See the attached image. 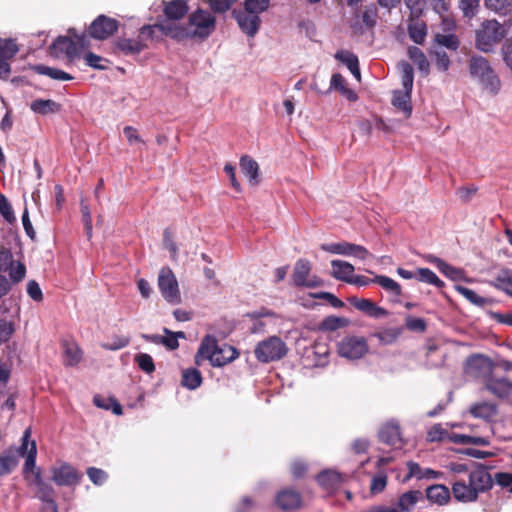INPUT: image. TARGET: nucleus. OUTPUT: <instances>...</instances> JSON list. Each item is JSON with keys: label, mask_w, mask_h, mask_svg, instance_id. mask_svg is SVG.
<instances>
[{"label": "nucleus", "mask_w": 512, "mask_h": 512, "mask_svg": "<svg viewBox=\"0 0 512 512\" xmlns=\"http://www.w3.org/2000/svg\"><path fill=\"white\" fill-rule=\"evenodd\" d=\"M492 487L493 478L488 469L483 465H478L468 473L467 479H454L451 492L458 502L471 503L478 499L479 494L487 492Z\"/></svg>", "instance_id": "nucleus-1"}, {"label": "nucleus", "mask_w": 512, "mask_h": 512, "mask_svg": "<svg viewBox=\"0 0 512 512\" xmlns=\"http://www.w3.org/2000/svg\"><path fill=\"white\" fill-rule=\"evenodd\" d=\"M215 17L206 10L198 9L190 14L186 26H162V29L172 38L183 40L186 38L205 39L215 30Z\"/></svg>", "instance_id": "nucleus-2"}, {"label": "nucleus", "mask_w": 512, "mask_h": 512, "mask_svg": "<svg viewBox=\"0 0 512 512\" xmlns=\"http://www.w3.org/2000/svg\"><path fill=\"white\" fill-rule=\"evenodd\" d=\"M238 351L227 344L219 345L217 339L212 335H206L195 355V363L200 366L202 361L208 360L214 367H223L238 358Z\"/></svg>", "instance_id": "nucleus-3"}, {"label": "nucleus", "mask_w": 512, "mask_h": 512, "mask_svg": "<svg viewBox=\"0 0 512 512\" xmlns=\"http://www.w3.org/2000/svg\"><path fill=\"white\" fill-rule=\"evenodd\" d=\"M70 36H59L51 45V53L60 58L65 56L70 61L79 57L81 52L89 47L90 40L84 33L76 34L74 29H69Z\"/></svg>", "instance_id": "nucleus-4"}, {"label": "nucleus", "mask_w": 512, "mask_h": 512, "mask_svg": "<svg viewBox=\"0 0 512 512\" xmlns=\"http://www.w3.org/2000/svg\"><path fill=\"white\" fill-rule=\"evenodd\" d=\"M470 74L477 79L485 90L496 94L500 90L501 82L488 60L482 56H473L469 64Z\"/></svg>", "instance_id": "nucleus-5"}, {"label": "nucleus", "mask_w": 512, "mask_h": 512, "mask_svg": "<svg viewBox=\"0 0 512 512\" xmlns=\"http://www.w3.org/2000/svg\"><path fill=\"white\" fill-rule=\"evenodd\" d=\"M506 35L505 27L496 20H487L476 31V47L488 53L501 42Z\"/></svg>", "instance_id": "nucleus-6"}, {"label": "nucleus", "mask_w": 512, "mask_h": 512, "mask_svg": "<svg viewBox=\"0 0 512 512\" xmlns=\"http://www.w3.org/2000/svg\"><path fill=\"white\" fill-rule=\"evenodd\" d=\"M254 353L258 361L269 363L283 358L287 354V347L279 337L271 336L259 342Z\"/></svg>", "instance_id": "nucleus-7"}, {"label": "nucleus", "mask_w": 512, "mask_h": 512, "mask_svg": "<svg viewBox=\"0 0 512 512\" xmlns=\"http://www.w3.org/2000/svg\"><path fill=\"white\" fill-rule=\"evenodd\" d=\"M368 350L367 340L363 336L349 335L342 338L337 344L338 354L348 360L360 359Z\"/></svg>", "instance_id": "nucleus-8"}, {"label": "nucleus", "mask_w": 512, "mask_h": 512, "mask_svg": "<svg viewBox=\"0 0 512 512\" xmlns=\"http://www.w3.org/2000/svg\"><path fill=\"white\" fill-rule=\"evenodd\" d=\"M158 287L163 298L171 303L181 302L180 290L175 274L169 267H163L158 275Z\"/></svg>", "instance_id": "nucleus-9"}, {"label": "nucleus", "mask_w": 512, "mask_h": 512, "mask_svg": "<svg viewBox=\"0 0 512 512\" xmlns=\"http://www.w3.org/2000/svg\"><path fill=\"white\" fill-rule=\"evenodd\" d=\"M312 265L307 259L296 261L292 274L294 286L303 288H318L323 285L322 279L311 274Z\"/></svg>", "instance_id": "nucleus-10"}, {"label": "nucleus", "mask_w": 512, "mask_h": 512, "mask_svg": "<svg viewBox=\"0 0 512 512\" xmlns=\"http://www.w3.org/2000/svg\"><path fill=\"white\" fill-rule=\"evenodd\" d=\"M17 455V460L20 457H26L23 473L35 469L37 448L34 440H31V429L27 428L21 438V445L18 448H13Z\"/></svg>", "instance_id": "nucleus-11"}, {"label": "nucleus", "mask_w": 512, "mask_h": 512, "mask_svg": "<svg viewBox=\"0 0 512 512\" xmlns=\"http://www.w3.org/2000/svg\"><path fill=\"white\" fill-rule=\"evenodd\" d=\"M320 248L331 254L352 256L362 260L371 256L370 252L364 246L345 241L339 243H325L322 244Z\"/></svg>", "instance_id": "nucleus-12"}, {"label": "nucleus", "mask_w": 512, "mask_h": 512, "mask_svg": "<svg viewBox=\"0 0 512 512\" xmlns=\"http://www.w3.org/2000/svg\"><path fill=\"white\" fill-rule=\"evenodd\" d=\"M119 27L116 19L99 15L89 26V34L97 40H105L112 36Z\"/></svg>", "instance_id": "nucleus-13"}, {"label": "nucleus", "mask_w": 512, "mask_h": 512, "mask_svg": "<svg viewBox=\"0 0 512 512\" xmlns=\"http://www.w3.org/2000/svg\"><path fill=\"white\" fill-rule=\"evenodd\" d=\"M23 474L28 485L36 489L35 496L39 500L45 502L54 499L55 492L53 487L42 479L41 473L38 469L26 471Z\"/></svg>", "instance_id": "nucleus-14"}, {"label": "nucleus", "mask_w": 512, "mask_h": 512, "mask_svg": "<svg viewBox=\"0 0 512 512\" xmlns=\"http://www.w3.org/2000/svg\"><path fill=\"white\" fill-rule=\"evenodd\" d=\"M52 480L58 486H75L81 479V474L68 463H62L51 470Z\"/></svg>", "instance_id": "nucleus-15"}, {"label": "nucleus", "mask_w": 512, "mask_h": 512, "mask_svg": "<svg viewBox=\"0 0 512 512\" xmlns=\"http://www.w3.org/2000/svg\"><path fill=\"white\" fill-rule=\"evenodd\" d=\"M233 16L241 31L249 37H254L259 31L261 25L260 16L244 10H234Z\"/></svg>", "instance_id": "nucleus-16"}, {"label": "nucleus", "mask_w": 512, "mask_h": 512, "mask_svg": "<svg viewBox=\"0 0 512 512\" xmlns=\"http://www.w3.org/2000/svg\"><path fill=\"white\" fill-rule=\"evenodd\" d=\"M492 361L483 355H475L468 358L466 372L474 377H487L492 373Z\"/></svg>", "instance_id": "nucleus-17"}, {"label": "nucleus", "mask_w": 512, "mask_h": 512, "mask_svg": "<svg viewBox=\"0 0 512 512\" xmlns=\"http://www.w3.org/2000/svg\"><path fill=\"white\" fill-rule=\"evenodd\" d=\"M349 303L357 310L373 318H382L388 315L387 310L377 306L374 302L365 298L351 297Z\"/></svg>", "instance_id": "nucleus-18"}, {"label": "nucleus", "mask_w": 512, "mask_h": 512, "mask_svg": "<svg viewBox=\"0 0 512 512\" xmlns=\"http://www.w3.org/2000/svg\"><path fill=\"white\" fill-rule=\"evenodd\" d=\"M406 465L408 473L403 478V482H407L412 478H416L418 480L438 479L442 475V473L439 471H435L430 468H421L418 463L413 461H408Z\"/></svg>", "instance_id": "nucleus-19"}, {"label": "nucleus", "mask_w": 512, "mask_h": 512, "mask_svg": "<svg viewBox=\"0 0 512 512\" xmlns=\"http://www.w3.org/2000/svg\"><path fill=\"white\" fill-rule=\"evenodd\" d=\"M378 435L380 440L388 445L396 446L401 443L400 427L394 420L388 421L382 425Z\"/></svg>", "instance_id": "nucleus-20"}, {"label": "nucleus", "mask_w": 512, "mask_h": 512, "mask_svg": "<svg viewBox=\"0 0 512 512\" xmlns=\"http://www.w3.org/2000/svg\"><path fill=\"white\" fill-rule=\"evenodd\" d=\"M163 12L168 20H179L188 12V5L185 0L162 1Z\"/></svg>", "instance_id": "nucleus-21"}, {"label": "nucleus", "mask_w": 512, "mask_h": 512, "mask_svg": "<svg viewBox=\"0 0 512 512\" xmlns=\"http://www.w3.org/2000/svg\"><path fill=\"white\" fill-rule=\"evenodd\" d=\"M332 271L331 275L337 280L349 283L354 275V266L343 260L331 261Z\"/></svg>", "instance_id": "nucleus-22"}, {"label": "nucleus", "mask_w": 512, "mask_h": 512, "mask_svg": "<svg viewBox=\"0 0 512 512\" xmlns=\"http://www.w3.org/2000/svg\"><path fill=\"white\" fill-rule=\"evenodd\" d=\"M276 504L282 510H293L301 505V496L298 492L286 489L281 491L276 497Z\"/></svg>", "instance_id": "nucleus-23"}, {"label": "nucleus", "mask_w": 512, "mask_h": 512, "mask_svg": "<svg viewBox=\"0 0 512 512\" xmlns=\"http://www.w3.org/2000/svg\"><path fill=\"white\" fill-rule=\"evenodd\" d=\"M407 30L410 39L416 44H423L427 36V26L419 18H408Z\"/></svg>", "instance_id": "nucleus-24"}, {"label": "nucleus", "mask_w": 512, "mask_h": 512, "mask_svg": "<svg viewBox=\"0 0 512 512\" xmlns=\"http://www.w3.org/2000/svg\"><path fill=\"white\" fill-rule=\"evenodd\" d=\"M451 493L448 487L442 484H434L426 489L427 499L438 505L447 504L450 500Z\"/></svg>", "instance_id": "nucleus-25"}, {"label": "nucleus", "mask_w": 512, "mask_h": 512, "mask_svg": "<svg viewBox=\"0 0 512 512\" xmlns=\"http://www.w3.org/2000/svg\"><path fill=\"white\" fill-rule=\"evenodd\" d=\"M335 58L344 65H346V67L350 70L352 75L357 80H360L361 74L359 69V61L355 54L347 50H339L336 52Z\"/></svg>", "instance_id": "nucleus-26"}, {"label": "nucleus", "mask_w": 512, "mask_h": 512, "mask_svg": "<svg viewBox=\"0 0 512 512\" xmlns=\"http://www.w3.org/2000/svg\"><path fill=\"white\" fill-rule=\"evenodd\" d=\"M486 389L499 398L508 397L512 390V384L505 378L489 379L485 385Z\"/></svg>", "instance_id": "nucleus-27"}, {"label": "nucleus", "mask_w": 512, "mask_h": 512, "mask_svg": "<svg viewBox=\"0 0 512 512\" xmlns=\"http://www.w3.org/2000/svg\"><path fill=\"white\" fill-rule=\"evenodd\" d=\"M30 109L36 114L48 115L59 112L61 105L51 99H36L31 102Z\"/></svg>", "instance_id": "nucleus-28"}, {"label": "nucleus", "mask_w": 512, "mask_h": 512, "mask_svg": "<svg viewBox=\"0 0 512 512\" xmlns=\"http://www.w3.org/2000/svg\"><path fill=\"white\" fill-rule=\"evenodd\" d=\"M64 353V364L76 366L82 359V352L75 342L64 341L62 343Z\"/></svg>", "instance_id": "nucleus-29"}, {"label": "nucleus", "mask_w": 512, "mask_h": 512, "mask_svg": "<svg viewBox=\"0 0 512 512\" xmlns=\"http://www.w3.org/2000/svg\"><path fill=\"white\" fill-rule=\"evenodd\" d=\"M342 475L336 471H323L317 476V482L327 491L336 489L342 483Z\"/></svg>", "instance_id": "nucleus-30"}, {"label": "nucleus", "mask_w": 512, "mask_h": 512, "mask_svg": "<svg viewBox=\"0 0 512 512\" xmlns=\"http://www.w3.org/2000/svg\"><path fill=\"white\" fill-rule=\"evenodd\" d=\"M240 168L251 185L258 184L259 166L255 160L249 156H243L240 160Z\"/></svg>", "instance_id": "nucleus-31"}, {"label": "nucleus", "mask_w": 512, "mask_h": 512, "mask_svg": "<svg viewBox=\"0 0 512 512\" xmlns=\"http://www.w3.org/2000/svg\"><path fill=\"white\" fill-rule=\"evenodd\" d=\"M428 261L432 264H434L441 273H443L445 276L450 278L451 280H460L463 278V271L461 269L455 268L446 262H444L442 259L435 257V256H429Z\"/></svg>", "instance_id": "nucleus-32"}, {"label": "nucleus", "mask_w": 512, "mask_h": 512, "mask_svg": "<svg viewBox=\"0 0 512 512\" xmlns=\"http://www.w3.org/2000/svg\"><path fill=\"white\" fill-rule=\"evenodd\" d=\"M392 104L399 110L403 111L406 116H410L412 112L411 91L397 90L393 93Z\"/></svg>", "instance_id": "nucleus-33"}, {"label": "nucleus", "mask_w": 512, "mask_h": 512, "mask_svg": "<svg viewBox=\"0 0 512 512\" xmlns=\"http://www.w3.org/2000/svg\"><path fill=\"white\" fill-rule=\"evenodd\" d=\"M117 47L125 55L139 54L147 45L140 39L121 38L117 41Z\"/></svg>", "instance_id": "nucleus-34"}, {"label": "nucleus", "mask_w": 512, "mask_h": 512, "mask_svg": "<svg viewBox=\"0 0 512 512\" xmlns=\"http://www.w3.org/2000/svg\"><path fill=\"white\" fill-rule=\"evenodd\" d=\"M422 497V492L419 490H410L403 493L398 499V512L410 511Z\"/></svg>", "instance_id": "nucleus-35"}, {"label": "nucleus", "mask_w": 512, "mask_h": 512, "mask_svg": "<svg viewBox=\"0 0 512 512\" xmlns=\"http://www.w3.org/2000/svg\"><path fill=\"white\" fill-rule=\"evenodd\" d=\"M332 89L338 90L349 101L357 100V94L347 87L344 77L339 73H335L331 77L330 90Z\"/></svg>", "instance_id": "nucleus-36"}, {"label": "nucleus", "mask_w": 512, "mask_h": 512, "mask_svg": "<svg viewBox=\"0 0 512 512\" xmlns=\"http://www.w3.org/2000/svg\"><path fill=\"white\" fill-rule=\"evenodd\" d=\"M17 455L13 448H9L0 455V476L11 473L18 465Z\"/></svg>", "instance_id": "nucleus-37"}, {"label": "nucleus", "mask_w": 512, "mask_h": 512, "mask_svg": "<svg viewBox=\"0 0 512 512\" xmlns=\"http://www.w3.org/2000/svg\"><path fill=\"white\" fill-rule=\"evenodd\" d=\"M470 412L476 418L490 420L496 415L497 408L493 403L480 402L471 406Z\"/></svg>", "instance_id": "nucleus-38"}, {"label": "nucleus", "mask_w": 512, "mask_h": 512, "mask_svg": "<svg viewBox=\"0 0 512 512\" xmlns=\"http://www.w3.org/2000/svg\"><path fill=\"white\" fill-rule=\"evenodd\" d=\"M181 384L189 390H195L202 384L201 372L196 368H188L183 371Z\"/></svg>", "instance_id": "nucleus-39"}, {"label": "nucleus", "mask_w": 512, "mask_h": 512, "mask_svg": "<svg viewBox=\"0 0 512 512\" xmlns=\"http://www.w3.org/2000/svg\"><path fill=\"white\" fill-rule=\"evenodd\" d=\"M374 283L381 286L386 292L390 293L395 298H399L402 294V289L399 283L390 277L384 275H376L373 278Z\"/></svg>", "instance_id": "nucleus-40"}, {"label": "nucleus", "mask_w": 512, "mask_h": 512, "mask_svg": "<svg viewBox=\"0 0 512 512\" xmlns=\"http://www.w3.org/2000/svg\"><path fill=\"white\" fill-rule=\"evenodd\" d=\"M408 56L423 74L429 73L430 64L421 49L416 46L409 47Z\"/></svg>", "instance_id": "nucleus-41"}, {"label": "nucleus", "mask_w": 512, "mask_h": 512, "mask_svg": "<svg viewBox=\"0 0 512 512\" xmlns=\"http://www.w3.org/2000/svg\"><path fill=\"white\" fill-rule=\"evenodd\" d=\"M35 72L40 75L48 76L54 80L69 81L73 76L58 68H53L45 65H37L34 68Z\"/></svg>", "instance_id": "nucleus-42"}, {"label": "nucleus", "mask_w": 512, "mask_h": 512, "mask_svg": "<svg viewBox=\"0 0 512 512\" xmlns=\"http://www.w3.org/2000/svg\"><path fill=\"white\" fill-rule=\"evenodd\" d=\"M398 68L401 72L403 90H408L412 92L414 81L413 67L408 62L402 61L398 64Z\"/></svg>", "instance_id": "nucleus-43"}, {"label": "nucleus", "mask_w": 512, "mask_h": 512, "mask_svg": "<svg viewBox=\"0 0 512 512\" xmlns=\"http://www.w3.org/2000/svg\"><path fill=\"white\" fill-rule=\"evenodd\" d=\"M416 273V278L421 282L433 285L437 288H442L444 286V282L428 268H418Z\"/></svg>", "instance_id": "nucleus-44"}, {"label": "nucleus", "mask_w": 512, "mask_h": 512, "mask_svg": "<svg viewBox=\"0 0 512 512\" xmlns=\"http://www.w3.org/2000/svg\"><path fill=\"white\" fill-rule=\"evenodd\" d=\"M402 330L403 329L399 327L386 328L375 333L374 336L379 340L380 343L384 345H390L398 339L402 333Z\"/></svg>", "instance_id": "nucleus-45"}, {"label": "nucleus", "mask_w": 512, "mask_h": 512, "mask_svg": "<svg viewBox=\"0 0 512 512\" xmlns=\"http://www.w3.org/2000/svg\"><path fill=\"white\" fill-rule=\"evenodd\" d=\"M487 9L506 15L512 11V0H485Z\"/></svg>", "instance_id": "nucleus-46"}, {"label": "nucleus", "mask_w": 512, "mask_h": 512, "mask_svg": "<svg viewBox=\"0 0 512 512\" xmlns=\"http://www.w3.org/2000/svg\"><path fill=\"white\" fill-rule=\"evenodd\" d=\"M164 336L162 345L165 346L169 350H175L179 347V338H185V333L182 331L179 332H173L167 328L163 329Z\"/></svg>", "instance_id": "nucleus-47"}, {"label": "nucleus", "mask_w": 512, "mask_h": 512, "mask_svg": "<svg viewBox=\"0 0 512 512\" xmlns=\"http://www.w3.org/2000/svg\"><path fill=\"white\" fill-rule=\"evenodd\" d=\"M435 42L452 51H456L459 47V40L454 34H436Z\"/></svg>", "instance_id": "nucleus-48"}, {"label": "nucleus", "mask_w": 512, "mask_h": 512, "mask_svg": "<svg viewBox=\"0 0 512 512\" xmlns=\"http://www.w3.org/2000/svg\"><path fill=\"white\" fill-rule=\"evenodd\" d=\"M18 47L12 39H0V59H10L16 55Z\"/></svg>", "instance_id": "nucleus-49"}, {"label": "nucleus", "mask_w": 512, "mask_h": 512, "mask_svg": "<svg viewBox=\"0 0 512 512\" xmlns=\"http://www.w3.org/2000/svg\"><path fill=\"white\" fill-rule=\"evenodd\" d=\"M270 5V0H245L244 9L256 15L265 12Z\"/></svg>", "instance_id": "nucleus-50"}, {"label": "nucleus", "mask_w": 512, "mask_h": 512, "mask_svg": "<svg viewBox=\"0 0 512 512\" xmlns=\"http://www.w3.org/2000/svg\"><path fill=\"white\" fill-rule=\"evenodd\" d=\"M410 11L409 18H420L426 6L427 0H404Z\"/></svg>", "instance_id": "nucleus-51"}, {"label": "nucleus", "mask_w": 512, "mask_h": 512, "mask_svg": "<svg viewBox=\"0 0 512 512\" xmlns=\"http://www.w3.org/2000/svg\"><path fill=\"white\" fill-rule=\"evenodd\" d=\"M347 323V320L342 317L337 316H329L326 317L322 324L321 328L326 331H335L343 326H345Z\"/></svg>", "instance_id": "nucleus-52"}, {"label": "nucleus", "mask_w": 512, "mask_h": 512, "mask_svg": "<svg viewBox=\"0 0 512 512\" xmlns=\"http://www.w3.org/2000/svg\"><path fill=\"white\" fill-rule=\"evenodd\" d=\"M135 361L142 371L145 373H152L155 370V365L152 357L146 353H140L136 355Z\"/></svg>", "instance_id": "nucleus-53"}, {"label": "nucleus", "mask_w": 512, "mask_h": 512, "mask_svg": "<svg viewBox=\"0 0 512 512\" xmlns=\"http://www.w3.org/2000/svg\"><path fill=\"white\" fill-rule=\"evenodd\" d=\"M163 246L170 252V257L173 261H177L178 247L173 240L171 232L166 229L163 233Z\"/></svg>", "instance_id": "nucleus-54"}, {"label": "nucleus", "mask_w": 512, "mask_h": 512, "mask_svg": "<svg viewBox=\"0 0 512 512\" xmlns=\"http://www.w3.org/2000/svg\"><path fill=\"white\" fill-rule=\"evenodd\" d=\"M387 485V476L384 472H379L371 479L370 491L372 494L381 493Z\"/></svg>", "instance_id": "nucleus-55"}, {"label": "nucleus", "mask_w": 512, "mask_h": 512, "mask_svg": "<svg viewBox=\"0 0 512 512\" xmlns=\"http://www.w3.org/2000/svg\"><path fill=\"white\" fill-rule=\"evenodd\" d=\"M7 271H9L10 279L14 283L22 281L26 275V267L21 262H13Z\"/></svg>", "instance_id": "nucleus-56"}, {"label": "nucleus", "mask_w": 512, "mask_h": 512, "mask_svg": "<svg viewBox=\"0 0 512 512\" xmlns=\"http://www.w3.org/2000/svg\"><path fill=\"white\" fill-rule=\"evenodd\" d=\"M456 290L473 304L483 305L485 302V300L481 296H479L475 291L467 287L457 285Z\"/></svg>", "instance_id": "nucleus-57"}, {"label": "nucleus", "mask_w": 512, "mask_h": 512, "mask_svg": "<svg viewBox=\"0 0 512 512\" xmlns=\"http://www.w3.org/2000/svg\"><path fill=\"white\" fill-rule=\"evenodd\" d=\"M130 343V338L126 336H115L111 342L102 344L106 350L116 351L126 347Z\"/></svg>", "instance_id": "nucleus-58"}, {"label": "nucleus", "mask_w": 512, "mask_h": 512, "mask_svg": "<svg viewBox=\"0 0 512 512\" xmlns=\"http://www.w3.org/2000/svg\"><path fill=\"white\" fill-rule=\"evenodd\" d=\"M431 54H433L436 57V67L440 71H447L450 67V59L447 53L443 50H435L431 51Z\"/></svg>", "instance_id": "nucleus-59"}, {"label": "nucleus", "mask_w": 512, "mask_h": 512, "mask_svg": "<svg viewBox=\"0 0 512 512\" xmlns=\"http://www.w3.org/2000/svg\"><path fill=\"white\" fill-rule=\"evenodd\" d=\"M0 213L9 223H12L15 220L13 209L7 198L2 194H0Z\"/></svg>", "instance_id": "nucleus-60"}, {"label": "nucleus", "mask_w": 512, "mask_h": 512, "mask_svg": "<svg viewBox=\"0 0 512 512\" xmlns=\"http://www.w3.org/2000/svg\"><path fill=\"white\" fill-rule=\"evenodd\" d=\"M87 475L95 485H102L108 477L104 470L95 467L88 468Z\"/></svg>", "instance_id": "nucleus-61"}, {"label": "nucleus", "mask_w": 512, "mask_h": 512, "mask_svg": "<svg viewBox=\"0 0 512 512\" xmlns=\"http://www.w3.org/2000/svg\"><path fill=\"white\" fill-rule=\"evenodd\" d=\"M447 435V431L441 424L433 425L427 433V440L429 442L442 441Z\"/></svg>", "instance_id": "nucleus-62"}, {"label": "nucleus", "mask_w": 512, "mask_h": 512, "mask_svg": "<svg viewBox=\"0 0 512 512\" xmlns=\"http://www.w3.org/2000/svg\"><path fill=\"white\" fill-rule=\"evenodd\" d=\"M14 325L11 321L0 319V343L7 342L14 333Z\"/></svg>", "instance_id": "nucleus-63"}, {"label": "nucleus", "mask_w": 512, "mask_h": 512, "mask_svg": "<svg viewBox=\"0 0 512 512\" xmlns=\"http://www.w3.org/2000/svg\"><path fill=\"white\" fill-rule=\"evenodd\" d=\"M405 324L411 331L424 332L426 330V323L422 318L407 316Z\"/></svg>", "instance_id": "nucleus-64"}]
</instances>
